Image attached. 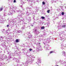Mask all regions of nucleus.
<instances>
[{
    "label": "nucleus",
    "mask_w": 66,
    "mask_h": 66,
    "mask_svg": "<svg viewBox=\"0 0 66 66\" xmlns=\"http://www.w3.org/2000/svg\"><path fill=\"white\" fill-rule=\"evenodd\" d=\"M27 56L29 57L27 58V61L26 62V63H22L21 64L22 65H25L24 66H27L26 64H28L29 63L31 64L33 62V61H34V59H33L32 60V59L31 58V57H29V55H28Z\"/></svg>",
    "instance_id": "obj_1"
},
{
    "label": "nucleus",
    "mask_w": 66,
    "mask_h": 66,
    "mask_svg": "<svg viewBox=\"0 0 66 66\" xmlns=\"http://www.w3.org/2000/svg\"><path fill=\"white\" fill-rule=\"evenodd\" d=\"M14 55H17L18 56L20 55L19 54L21 53V52L19 51L18 48H17L15 49L14 50Z\"/></svg>",
    "instance_id": "obj_2"
},
{
    "label": "nucleus",
    "mask_w": 66,
    "mask_h": 66,
    "mask_svg": "<svg viewBox=\"0 0 66 66\" xmlns=\"http://www.w3.org/2000/svg\"><path fill=\"white\" fill-rule=\"evenodd\" d=\"M43 44H44V48H46V50H48V48L49 47V45L48 44H47L46 43V42H43Z\"/></svg>",
    "instance_id": "obj_3"
},
{
    "label": "nucleus",
    "mask_w": 66,
    "mask_h": 66,
    "mask_svg": "<svg viewBox=\"0 0 66 66\" xmlns=\"http://www.w3.org/2000/svg\"><path fill=\"white\" fill-rule=\"evenodd\" d=\"M40 63H41V60L40 58H39L38 59L37 62H36V63H37L38 65H39L40 66Z\"/></svg>",
    "instance_id": "obj_4"
},
{
    "label": "nucleus",
    "mask_w": 66,
    "mask_h": 66,
    "mask_svg": "<svg viewBox=\"0 0 66 66\" xmlns=\"http://www.w3.org/2000/svg\"><path fill=\"white\" fill-rule=\"evenodd\" d=\"M27 9V10H29V12L30 13H33V12H34L32 9L30 7H27L26 8Z\"/></svg>",
    "instance_id": "obj_5"
},
{
    "label": "nucleus",
    "mask_w": 66,
    "mask_h": 66,
    "mask_svg": "<svg viewBox=\"0 0 66 66\" xmlns=\"http://www.w3.org/2000/svg\"><path fill=\"white\" fill-rule=\"evenodd\" d=\"M38 45L37 47H36V49L37 51H38L40 49H39V45H40V43L39 42L38 43Z\"/></svg>",
    "instance_id": "obj_6"
},
{
    "label": "nucleus",
    "mask_w": 66,
    "mask_h": 66,
    "mask_svg": "<svg viewBox=\"0 0 66 66\" xmlns=\"http://www.w3.org/2000/svg\"><path fill=\"white\" fill-rule=\"evenodd\" d=\"M50 41H51L50 38H48L46 39L45 40L44 42H46V43H49V42Z\"/></svg>",
    "instance_id": "obj_7"
},
{
    "label": "nucleus",
    "mask_w": 66,
    "mask_h": 66,
    "mask_svg": "<svg viewBox=\"0 0 66 66\" xmlns=\"http://www.w3.org/2000/svg\"><path fill=\"white\" fill-rule=\"evenodd\" d=\"M13 60L14 61H15L17 63H18L20 61L19 60H18V59H17V58H16L15 57H14L13 59Z\"/></svg>",
    "instance_id": "obj_8"
},
{
    "label": "nucleus",
    "mask_w": 66,
    "mask_h": 66,
    "mask_svg": "<svg viewBox=\"0 0 66 66\" xmlns=\"http://www.w3.org/2000/svg\"><path fill=\"white\" fill-rule=\"evenodd\" d=\"M5 42H4L3 43H2L1 44V45L2 46H4V47L5 48L6 46H5Z\"/></svg>",
    "instance_id": "obj_9"
},
{
    "label": "nucleus",
    "mask_w": 66,
    "mask_h": 66,
    "mask_svg": "<svg viewBox=\"0 0 66 66\" xmlns=\"http://www.w3.org/2000/svg\"><path fill=\"white\" fill-rule=\"evenodd\" d=\"M40 33V32L38 31L37 30H35V33L36 34H37V35L38 34H39V33Z\"/></svg>",
    "instance_id": "obj_10"
},
{
    "label": "nucleus",
    "mask_w": 66,
    "mask_h": 66,
    "mask_svg": "<svg viewBox=\"0 0 66 66\" xmlns=\"http://www.w3.org/2000/svg\"><path fill=\"white\" fill-rule=\"evenodd\" d=\"M19 19L20 20H21L22 21H23V22H24V19L22 18V17H21L20 18H19Z\"/></svg>",
    "instance_id": "obj_11"
},
{
    "label": "nucleus",
    "mask_w": 66,
    "mask_h": 66,
    "mask_svg": "<svg viewBox=\"0 0 66 66\" xmlns=\"http://www.w3.org/2000/svg\"><path fill=\"white\" fill-rule=\"evenodd\" d=\"M29 35L28 36V38H32V35L30 34H29Z\"/></svg>",
    "instance_id": "obj_12"
},
{
    "label": "nucleus",
    "mask_w": 66,
    "mask_h": 66,
    "mask_svg": "<svg viewBox=\"0 0 66 66\" xmlns=\"http://www.w3.org/2000/svg\"><path fill=\"white\" fill-rule=\"evenodd\" d=\"M12 11H9V13L8 14V15H12V14H13V12H12Z\"/></svg>",
    "instance_id": "obj_13"
},
{
    "label": "nucleus",
    "mask_w": 66,
    "mask_h": 66,
    "mask_svg": "<svg viewBox=\"0 0 66 66\" xmlns=\"http://www.w3.org/2000/svg\"><path fill=\"white\" fill-rule=\"evenodd\" d=\"M27 1H28V2H31L32 3H34V0L33 1V0H27Z\"/></svg>",
    "instance_id": "obj_14"
},
{
    "label": "nucleus",
    "mask_w": 66,
    "mask_h": 66,
    "mask_svg": "<svg viewBox=\"0 0 66 66\" xmlns=\"http://www.w3.org/2000/svg\"><path fill=\"white\" fill-rule=\"evenodd\" d=\"M9 55H11L12 56V55H15V54H14V55H13V53L11 52H10L9 53Z\"/></svg>",
    "instance_id": "obj_15"
},
{
    "label": "nucleus",
    "mask_w": 66,
    "mask_h": 66,
    "mask_svg": "<svg viewBox=\"0 0 66 66\" xmlns=\"http://www.w3.org/2000/svg\"><path fill=\"white\" fill-rule=\"evenodd\" d=\"M31 3H32V4H33V3H34V4H35V2L32 3V2H28V4H29V5L30 4H32Z\"/></svg>",
    "instance_id": "obj_16"
},
{
    "label": "nucleus",
    "mask_w": 66,
    "mask_h": 66,
    "mask_svg": "<svg viewBox=\"0 0 66 66\" xmlns=\"http://www.w3.org/2000/svg\"><path fill=\"white\" fill-rule=\"evenodd\" d=\"M34 8L36 10H37L39 9V8L38 7H37L36 6L34 7Z\"/></svg>",
    "instance_id": "obj_17"
},
{
    "label": "nucleus",
    "mask_w": 66,
    "mask_h": 66,
    "mask_svg": "<svg viewBox=\"0 0 66 66\" xmlns=\"http://www.w3.org/2000/svg\"><path fill=\"white\" fill-rule=\"evenodd\" d=\"M62 53H63L62 55H63V56H65L66 55V54H65V52L63 51H62Z\"/></svg>",
    "instance_id": "obj_18"
},
{
    "label": "nucleus",
    "mask_w": 66,
    "mask_h": 66,
    "mask_svg": "<svg viewBox=\"0 0 66 66\" xmlns=\"http://www.w3.org/2000/svg\"><path fill=\"white\" fill-rule=\"evenodd\" d=\"M0 42H1L2 43H4L5 42L2 39H0Z\"/></svg>",
    "instance_id": "obj_19"
},
{
    "label": "nucleus",
    "mask_w": 66,
    "mask_h": 66,
    "mask_svg": "<svg viewBox=\"0 0 66 66\" xmlns=\"http://www.w3.org/2000/svg\"><path fill=\"white\" fill-rule=\"evenodd\" d=\"M4 21L3 20H1L0 21V22L1 23H3V22H4Z\"/></svg>",
    "instance_id": "obj_20"
},
{
    "label": "nucleus",
    "mask_w": 66,
    "mask_h": 66,
    "mask_svg": "<svg viewBox=\"0 0 66 66\" xmlns=\"http://www.w3.org/2000/svg\"><path fill=\"white\" fill-rule=\"evenodd\" d=\"M5 36H0V39H3V38H4Z\"/></svg>",
    "instance_id": "obj_21"
},
{
    "label": "nucleus",
    "mask_w": 66,
    "mask_h": 66,
    "mask_svg": "<svg viewBox=\"0 0 66 66\" xmlns=\"http://www.w3.org/2000/svg\"><path fill=\"white\" fill-rule=\"evenodd\" d=\"M23 27H22V29L23 30L24 29V28H25V25H23Z\"/></svg>",
    "instance_id": "obj_22"
},
{
    "label": "nucleus",
    "mask_w": 66,
    "mask_h": 66,
    "mask_svg": "<svg viewBox=\"0 0 66 66\" xmlns=\"http://www.w3.org/2000/svg\"><path fill=\"white\" fill-rule=\"evenodd\" d=\"M39 50H40L42 51V50H43V49L42 48H41V46H40V45H39Z\"/></svg>",
    "instance_id": "obj_23"
},
{
    "label": "nucleus",
    "mask_w": 66,
    "mask_h": 66,
    "mask_svg": "<svg viewBox=\"0 0 66 66\" xmlns=\"http://www.w3.org/2000/svg\"><path fill=\"white\" fill-rule=\"evenodd\" d=\"M57 28L58 29H62V28H61V27L60 26H58L57 27Z\"/></svg>",
    "instance_id": "obj_24"
},
{
    "label": "nucleus",
    "mask_w": 66,
    "mask_h": 66,
    "mask_svg": "<svg viewBox=\"0 0 66 66\" xmlns=\"http://www.w3.org/2000/svg\"><path fill=\"white\" fill-rule=\"evenodd\" d=\"M9 59H11L13 58V57L11 56V55H9Z\"/></svg>",
    "instance_id": "obj_25"
},
{
    "label": "nucleus",
    "mask_w": 66,
    "mask_h": 66,
    "mask_svg": "<svg viewBox=\"0 0 66 66\" xmlns=\"http://www.w3.org/2000/svg\"><path fill=\"white\" fill-rule=\"evenodd\" d=\"M60 39L61 40H63V39H64V38L60 37Z\"/></svg>",
    "instance_id": "obj_26"
},
{
    "label": "nucleus",
    "mask_w": 66,
    "mask_h": 66,
    "mask_svg": "<svg viewBox=\"0 0 66 66\" xmlns=\"http://www.w3.org/2000/svg\"><path fill=\"white\" fill-rule=\"evenodd\" d=\"M62 28H66V25H63L62 26Z\"/></svg>",
    "instance_id": "obj_27"
},
{
    "label": "nucleus",
    "mask_w": 66,
    "mask_h": 66,
    "mask_svg": "<svg viewBox=\"0 0 66 66\" xmlns=\"http://www.w3.org/2000/svg\"><path fill=\"white\" fill-rule=\"evenodd\" d=\"M17 12L18 13H19V12H21H21H22V11H21L20 10H17Z\"/></svg>",
    "instance_id": "obj_28"
},
{
    "label": "nucleus",
    "mask_w": 66,
    "mask_h": 66,
    "mask_svg": "<svg viewBox=\"0 0 66 66\" xmlns=\"http://www.w3.org/2000/svg\"><path fill=\"white\" fill-rule=\"evenodd\" d=\"M20 2H21V4H23V3H24V2H23V1H22V0H20Z\"/></svg>",
    "instance_id": "obj_29"
},
{
    "label": "nucleus",
    "mask_w": 66,
    "mask_h": 66,
    "mask_svg": "<svg viewBox=\"0 0 66 66\" xmlns=\"http://www.w3.org/2000/svg\"><path fill=\"white\" fill-rule=\"evenodd\" d=\"M18 32L19 33H20V32L21 33V32H22V31H21V30H19L18 31Z\"/></svg>",
    "instance_id": "obj_30"
},
{
    "label": "nucleus",
    "mask_w": 66,
    "mask_h": 66,
    "mask_svg": "<svg viewBox=\"0 0 66 66\" xmlns=\"http://www.w3.org/2000/svg\"><path fill=\"white\" fill-rule=\"evenodd\" d=\"M27 24V23H26V22H24L22 23V25H25L24 24Z\"/></svg>",
    "instance_id": "obj_31"
},
{
    "label": "nucleus",
    "mask_w": 66,
    "mask_h": 66,
    "mask_svg": "<svg viewBox=\"0 0 66 66\" xmlns=\"http://www.w3.org/2000/svg\"><path fill=\"white\" fill-rule=\"evenodd\" d=\"M45 29V27L44 26H43L41 27V29L43 30Z\"/></svg>",
    "instance_id": "obj_32"
},
{
    "label": "nucleus",
    "mask_w": 66,
    "mask_h": 66,
    "mask_svg": "<svg viewBox=\"0 0 66 66\" xmlns=\"http://www.w3.org/2000/svg\"><path fill=\"white\" fill-rule=\"evenodd\" d=\"M15 41L16 43H18L19 42V40L18 39H16V40Z\"/></svg>",
    "instance_id": "obj_33"
},
{
    "label": "nucleus",
    "mask_w": 66,
    "mask_h": 66,
    "mask_svg": "<svg viewBox=\"0 0 66 66\" xmlns=\"http://www.w3.org/2000/svg\"><path fill=\"white\" fill-rule=\"evenodd\" d=\"M10 11H11V10H10ZM15 10H12V13H13H13H15Z\"/></svg>",
    "instance_id": "obj_34"
},
{
    "label": "nucleus",
    "mask_w": 66,
    "mask_h": 66,
    "mask_svg": "<svg viewBox=\"0 0 66 66\" xmlns=\"http://www.w3.org/2000/svg\"><path fill=\"white\" fill-rule=\"evenodd\" d=\"M3 10V8L1 7L0 8V11H2Z\"/></svg>",
    "instance_id": "obj_35"
},
{
    "label": "nucleus",
    "mask_w": 66,
    "mask_h": 66,
    "mask_svg": "<svg viewBox=\"0 0 66 66\" xmlns=\"http://www.w3.org/2000/svg\"><path fill=\"white\" fill-rule=\"evenodd\" d=\"M12 22H14V23H16V21H14V20H13V21H12Z\"/></svg>",
    "instance_id": "obj_36"
},
{
    "label": "nucleus",
    "mask_w": 66,
    "mask_h": 66,
    "mask_svg": "<svg viewBox=\"0 0 66 66\" xmlns=\"http://www.w3.org/2000/svg\"><path fill=\"white\" fill-rule=\"evenodd\" d=\"M63 65L64 66H66V63L65 62H64V63Z\"/></svg>",
    "instance_id": "obj_37"
},
{
    "label": "nucleus",
    "mask_w": 66,
    "mask_h": 66,
    "mask_svg": "<svg viewBox=\"0 0 66 66\" xmlns=\"http://www.w3.org/2000/svg\"><path fill=\"white\" fill-rule=\"evenodd\" d=\"M26 14L27 15H29V13L28 12H27V13H26Z\"/></svg>",
    "instance_id": "obj_38"
},
{
    "label": "nucleus",
    "mask_w": 66,
    "mask_h": 66,
    "mask_svg": "<svg viewBox=\"0 0 66 66\" xmlns=\"http://www.w3.org/2000/svg\"><path fill=\"white\" fill-rule=\"evenodd\" d=\"M61 14L62 15H64V12H62Z\"/></svg>",
    "instance_id": "obj_39"
},
{
    "label": "nucleus",
    "mask_w": 66,
    "mask_h": 66,
    "mask_svg": "<svg viewBox=\"0 0 66 66\" xmlns=\"http://www.w3.org/2000/svg\"><path fill=\"white\" fill-rule=\"evenodd\" d=\"M22 11H24V9L23 7H22Z\"/></svg>",
    "instance_id": "obj_40"
},
{
    "label": "nucleus",
    "mask_w": 66,
    "mask_h": 66,
    "mask_svg": "<svg viewBox=\"0 0 66 66\" xmlns=\"http://www.w3.org/2000/svg\"><path fill=\"white\" fill-rule=\"evenodd\" d=\"M41 18H42V19H45V17L44 16H42L41 17Z\"/></svg>",
    "instance_id": "obj_41"
},
{
    "label": "nucleus",
    "mask_w": 66,
    "mask_h": 66,
    "mask_svg": "<svg viewBox=\"0 0 66 66\" xmlns=\"http://www.w3.org/2000/svg\"><path fill=\"white\" fill-rule=\"evenodd\" d=\"M42 4H44V5H45V2H42Z\"/></svg>",
    "instance_id": "obj_42"
},
{
    "label": "nucleus",
    "mask_w": 66,
    "mask_h": 66,
    "mask_svg": "<svg viewBox=\"0 0 66 66\" xmlns=\"http://www.w3.org/2000/svg\"><path fill=\"white\" fill-rule=\"evenodd\" d=\"M7 37H9V38H7V39H9V38H10V36H9V35H7Z\"/></svg>",
    "instance_id": "obj_43"
},
{
    "label": "nucleus",
    "mask_w": 66,
    "mask_h": 66,
    "mask_svg": "<svg viewBox=\"0 0 66 66\" xmlns=\"http://www.w3.org/2000/svg\"><path fill=\"white\" fill-rule=\"evenodd\" d=\"M5 31V29H4L2 30V32H4V31Z\"/></svg>",
    "instance_id": "obj_44"
},
{
    "label": "nucleus",
    "mask_w": 66,
    "mask_h": 66,
    "mask_svg": "<svg viewBox=\"0 0 66 66\" xmlns=\"http://www.w3.org/2000/svg\"><path fill=\"white\" fill-rule=\"evenodd\" d=\"M2 65H4V64H5V63H2Z\"/></svg>",
    "instance_id": "obj_45"
},
{
    "label": "nucleus",
    "mask_w": 66,
    "mask_h": 66,
    "mask_svg": "<svg viewBox=\"0 0 66 66\" xmlns=\"http://www.w3.org/2000/svg\"><path fill=\"white\" fill-rule=\"evenodd\" d=\"M31 57H33V58H35V57L33 55L31 56Z\"/></svg>",
    "instance_id": "obj_46"
},
{
    "label": "nucleus",
    "mask_w": 66,
    "mask_h": 66,
    "mask_svg": "<svg viewBox=\"0 0 66 66\" xmlns=\"http://www.w3.org/2000/svg\"><path fill=\"white\" fill-rule=\"evenodd\" d=\"M13 2L14 3H15V2H16V0H14L13 1Z\"/></svg>",
    "instance_id": "obj_47"
},
{
    "label": "nucleus",
    "mask_w": 66,
    "mask_h": 66,
    "mask_svg": "<svg viewBox=\"0 0 66 66\" xmlns=\"http://www.w3.org/2000/svg\"><path fill=\"white\" fill-rule=\"evenodd\" d=\"M33 19L34 20V17H35V16L34 15H33Z\"/></svg>",
    "instance_id": "obj_48"
},
{
    "label": "nucleus",
    "mask_w": 66,
    "mask_h": 66,
    "mask_svg": "<svg viewBox=\"0 0 66 66\" xmlns=\"http://www.w3.org/2000/svg\"><path fill=\"white\" fill-rule=\"evenodd\" d=\"M13 8L14 9H17V8H16V7H15L14 6L13 7Z\"/></svg>",
    "instance_id": "obj_49"
},
{
    "label": "nucleus",
    "mask_w": 66,
    "mask_h": 66,
    "mask_svg": "<svg viewBox=\"0 0 66 66\" xmlns=\"http://www.w3.org/2000/svg\"><path fill=\"white\" fill-rule=\"evenodd\" d=\"M49 12H50V10H49L47 11V12L48 13H49Z\"/></svg>",
    "instance_id": "obj_50"
},
{
    "label": "nucleus",
    "mask_w": 66,
    "mask_h": 66,
    "mask_svg": "<svg viewBox=\"0 0 66 66\" xmlns=\"http://www.w3.org/2000/svg\"><path fill=\"white\" fill-rule=\"evenodd\" d=\"M1 59H2V57L1 56H0V60H1Z\"/></svg>",
    "instance_id": "obj_51"
},
{
    "label": "nucleus",
    "mask_w": 66,
    "mask_h": 66,
    "mask_svg": "<svg viewBox=\"0 0 66 66\" xmlns=\"http://www.w3.org/2000/svg\"><path fill=\"white\" fill-rule=\"evenodd\" d=\"M59 16H61V13H60L59 14Z\"/></svg>",
    "instance_id": "obj_52"
},
{
    "label": "nucleus",
    "mask_w": 66,
    "mask_h": 66,
    "mask_svg": "<svg viewBox=\"0 0 66 66\" xmlns=\"http://www.w3.org/2000/svg\"><path fill=\"white\" fill-rule=\"evenodd\" d=\"M53 51H51L50 52V53H53Z\"/></svg>",
    "instance_id": "obj_53"
},
{
    "label": "nucleus",
    "mask_w": 66,
    "mask_h": 66,
    "mask_svg": "<svg viewBox=\"0 0 66 66\" xmlns=\"http://www.w3.org/2000/svg\"><path fill=\"white\" fill-rule=\"evenodd\" d=\"M46 27H47V26H48V24H46Z\"/></svg>",
    "instance_id": "obj_54"
},
{
    "label": "nucleus",
    "mask_w": 66,
    "mask_h": 66,
    "mask_svg": "<svg viewBox=\"0 0 66 66\" xmlns=\"http://www.w3.org/2000/svg\"><path fill=\"white\" fill-rule=\"evenodd\" d=\"M63 48V46H62L61 47V48H62V50H63V49H64V48Z\"/></svg>",
    "instance_id": "obj_55"
},
{
    "label": "nucleus",
    "mask_w": 66,
    "mask_h": 66,
    "mask_svg": "<svg viewBox=\"0 0 66 66\" xmlns=\"http://www.w3.org/2000/svg\"><path fill=\"white\" fill-rule=\"evenodd\" d=\"M30 15H33V13H32V12H30Z\"/></svg>",
    "instance_id": "obj_56"
},
{
    "label": "nucleus",
    "mask_w": 66,
    "mask_h": 66,
    "mask_svg": "<svg viewBox=\"0 0 66 66\" xmlns=\"http://www.w3.org/2000/svg\"><path fill=\"white\" fill-rule=\"evenodd\" d=\"M29 20V21H31V19H30Z\"/></svg>",
    "instance_id": "obj_57"
},
{
    "label": "nucleus",
    "mask_w": 66,
    "mask_h": 66,
    "mask_svg": "<svg viewBox=\"0 0 66 66\" xmlns=\"http://www.w3.org/2000/svg\"><path fill=\"white\" fill-rule=\"evenodd\" d=\"M25 50H26V49L24 48V49H23L22 50H23V51H25Z\"/></svg>",
    "instance_id": "obj_58"
},
{
    "label": "nucleus",
    "mask_w": 66,
    "mask_h": 66,
    "mask_svg": "<svg viewBox=\"0 0 66 66\" xmlns=\"http://www.w3.org/2000/svg\"><path fill=\"white\" fill-rule=\"evenodd\" d=\"M56 1L55 0H54V1H53V2H55V3H56Z\"/></svg>",
    "instance_id": "obj_59"
},
{
    "label": "nucleus",
    "mask_w": 66,
    "mask_h": 66,
    "mask_svg": "<svg viewBox=\"0 0 66 66\" xmlns=\"http://www.w3.org/2000/svg\"><path fill=\"white\" fill-rule=\"evenodd\" d=\"M2 66V63H0V66Z\"/></svg>",
    "instance_id": "obj_60"
},
{
    "label": "nucleus",
    "mask_w": 66,
    "mask_h": 66,
    "mask_svg": "<svg viewBox=\"0 0 66 66\" xmlns=\"http://www.w3.org/2000/svg\"><path fill=\"white\" fill-rule=\"evenodd\" d=\"M32 49H29V51H32Z\"/></svg>",
    "instance_id": "obj_61"
},
{
    "label": "nucleus",
    "mask_w": 66,
    "mask_h": 66,
    "mask_svg": "<svg viewBox=\"0 0 66 66\" xmlns=\"http://www.w3.org/2000/svg\"><path fill=\"white\" fill-rule=\"evenodd\" d=\"M21 59V57H19V59Z\"/></svg>",
    "instance_id": "obj_62"
},
{
    "label": "nucleus",
    "mask_w": 66,
    "mask_h": 66,
    "mask_svg": "<svg viewBox=\"0 0 66 66\" xmlns=\"http://www.w3.org/2000/svg\"><path fill=\"white\" fill-rule=\"evenodd\" d=\"M7 27H9V25H7Z\"/></svg>",
    "instance_id": "obj_63"
},
{
    "label": "nucleus",
    "mask_w": 66,
    "mask_h": 66,
    "mask_svg": "<svg viewBox=\"0 0 66 66\" xmlns=\"http://www.w3.org/2000/svg\"><path fill=\"white\" fill-rule=\"evenodd\" d=\"M45 16L46 17H48V16H47V15H45Z\"/></svg>",
    "instance_id": "obj_64"
}]
</instances>
